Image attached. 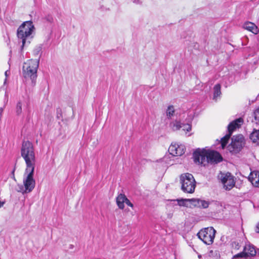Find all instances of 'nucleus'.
<instances>
[{"label":"nucleus","instance_id":"obj_9","mask_svg":"<svg viewBox=\"0 0 259 259\" xmlns=\"http://www.w3.org/2000/svg\"><path fill=\"white\" fill-rule=\"evenodd\" d=\"M23 27H19L17 31V36L19 39H21L22 45L21 46V50L23 49L26 44H29L30 39L32 38V33H30L28 31L27 32L22 30Z\"/></svg>","mask_w":259,"mask_h":259},{"label":"nucleus","instance_id":"obj_2","mask_svg":"<svg viewBox=\"0 0 259 259\" xmlns=\"http://www.w3.org/2000/svg\"><path fill=\"white\" fill-rule=\"evenodd\" d=\"M39 62V59H31L25 63L23 67V76L25 78H30L31 80L32 86L35 84Z\"/></svg>","mask_w":259,"mask_h":259},{"label":"nucleus","instance_id":"obj_7","mask_svg":"<svg viewBox=\"0 0 259 259\" xmlns=\"http://www.w3.org/2000/svg\"><path fill=\"white\" fill-rule=\"evenodd\" d=\"M194 161L196 163L200 164L205 166L208 164L207 151L205 149H197L193 153Z\"/></svg>","mask_w":259,"mask_h":259},{"label":"nucleus","instance_id":"obj_13","mask_svg":"<svg viewBox=\"0 0 259 259\" xmlns=\"http://www.w3.org/2000/svg\"><path fill=\"white\" fill-rule=\"evenodd\" d=\"M243 122V120L242 118H239L230 122L228 125V134H230L232 135L233 131L237 128H239Z\"/></svg>","mask_w":259,"mask_h":259},{"label":"nucleus","instance_id":"obj_38","mask_svg":"<svg viewBox=\"0 0 259 259\" xmlns=\"http://www.w3.org/2000/svg\"><path fill=\"white\" fill-rule=\"evenodd\" d=\"M52 20H53V18H49L48 20L50 21H51Z\"/></svg>","mask_w":259,"mask_h":259},{"label":"nucleus","instance_id":"obj_6","mask_svg":"<svg viewBox=\"0 0 259 259\" xmlns=\"http://www.w3.org/2000/svg\"><path fill=\"white\" fill-rule=\"evenodd\" d=\"M215 234V230L213 227H207L201 230L197 236L205 244L210 245L213 242Z\"/></svg>","mask_w":259,"mask_h":259},{"label":"nucleus","instance_id":"obj_36","mask_svg":"<svg viewBox=\"0 0 259 259\" xmlns=\"http://www.w3.org/2000/svg\"><path fill=\"white\" fill-rule=\"evenodd\" d=\"M132 2L134 3H136V4H139L140 3L139 0H132Z\"/></svg>","mask_w":259,"mask_h":259},{"label":"nucleus","instance_id":"obj_8","mask_svg":"<svg viewBox=\"0 0 259 259\" xmlns=\"http://www.w3.org/2000/svg\"><path fill=\"white\" fill-rule=\"evenodd\" d=\"M224 187L227 190L232 189L235 184L234 177L230 172L227 174L221 173L219 176Z\"/></svg>","mask_w":259,"mask_h":259},{"label":"nucleus","instance_id":"obj_27","mask_svg":"<svg viewBox=\"0 0 259 259\" xmlns=\"http://www.w3.org/2000/svg\"><path fill=\"white\" fill-rule=\"evenodd\" d=\"M183 130L189 132L191 130V125L190 124H182Z\"/></svg>","mask_w":259,"mask_h":259},{"label":"nucleus","instance_id":"obj_15","mask_svg":"<svg viewBox=\"0 0 259 259\" xmlns=\"http://www.w3.org/2000/svg\"><path fill=\"white\" fill-rule=\"evenodd\" d=\"M19 27H23L22 30L26 32L28 31L30 33H32L35 29L33 23L31 21L24 22Z\"/></svg>","mask_w":259,"mask_h":259},{"label":"nucleus","instance_id":"obj_18","mask_svg":"<svg viewBox=\"0 0 259 259\" xmlns=\"http://www.w3.org/2000/svg\"><path fill=\"white\" fill-rule=\"evenodd\" d=\"M126 199V197L124 194H119L116 198V203L118 207L120 209L124 208V203Z\"/></svg>","mask_w":259,"mask_h":259},{"label":"nucleus","instance_id":"obj_16","mask_svg":"<svg viewBox=\"0 0 259 259\" xmlns=\"http://www.w3.org/2000/svg\"><path fill=\"white\" fill-rule=\"evenodd\" d=\"M209 203L208 201L199 199H193L192 205L195 207L206 208L208 207Z\"/></svg>","mask_w":259,"mask_h":259},{"label":"nucleus","instance_id":"obj_30","mask_svg":"<svg viewBox=\"0 0 259 259\" xmlns=\"http://www.w3.org/2000/svg\"><path fill=\"white\" fill-rule=\"evenodd\" d=\"M57 117L59 119L62 117L61 109L60 108L57 109Z\"/></svg>","mask_w":259,"mask_h":259},{"label":"nucleus","instance_id":"obj_37","mask_svg":"<svg viewBox=\"0 0 259 259\" xmlns=\"http://www.w3.org/2000/svg\"><path fill=\"white\" fill-rule=\"evenodd\" d=\"M4 203H5V202H1V201L0 202V208L3 206Z\"/></svg>","mask_w":259,"mask_h":259},{"label":"nucleus","instance_id":"obj_19","mask_svg":"<svg viewBox=\"0 0 259 259\" xmlns=\"http://www.w3.org/2000/svg\"><path fill=\"white\" fill-rule=\"evenodd\" d=\"M250 139L253 143L259 141V130H254L250 135Z\"/></svg>","mask_w":259,"mask_h":259},{"label":"nucleus","instance_id":"obj_17","mask_svg":"<svg viewBox=\"0 0 259 259\" xmlns=\"http://www.w3.org/2000/svg\"><path fill=\"white\" fill-rule=\"evenodd\" d=\"M243 28L247 30H249L254 34H257L258 32V29L257 26L253 23L246 22L244 24Z\"/></svg>","mask_w":259,"mask_h":259},{"label":"nucleus","instance_id":"obj_5","mask_svg":"<svg viewBox=\"0 0 259 259\" xmlns=\"http://www.w3.org/2000/svg\"><path fill=\"white\" fill-rule=\"evenodd\" d=\"M244 138L242 135L234 136L232 138V142L228 146V150L232 154L239 153L244 146Z\"/></svg>","mask_w":259,"mask_h":259},{"label":"nucleus","instance_id":"obj_21","mask_svg":"<svg viewBox=\"0 0 259 259\" xmlns=\"http://www.w3.org/2000/svg\"><path fill=\"white\" fill-rule=\"evenodd\" d=\"M175 109L174 107L172 105H170L167 107V109L166 111V114L167 118L168 119L171 118L172 116L174 115L175 113Z\"/></svg>","mask_w":259,"mask_h":259},{"label":"nucleus","instance_id":"obj_31","mask_svg":"<svg viewBox=\"0 0 259 259\" xmlns=\"http://www.w3.org/2000/svg\"><path fill=\"white\" fill-rule=\"evenodd\" d=\"M125 203H126L128 206L133 207V204L131 202V201L126 198V199L125 201Z\"/></svg>","mask_w":259,"mask_h":259},{"label":"nucleus","instance_id":"obj_14","mask_svg":"<svg viewBox=\"0 0 259 259\" xmlns=\"http://www.w3.org/2000/svg\"><path fill=\"white\" fill-rule=\"evenodd\" d=\"M192 200H193V199H181L176 200H169V202L171 203L172 205H179V206L187 207V202H190L192 204Z\"/></svg>","mask_w":259,"mask_h":259},{"label":"nucleus","instance_id":"obj_23","mask_svg":"<svg viewBox=\"0 0 259 259\" xmlns=\"http://www.w3.org/2000/svg\"><path fill=\"white\" fill-rule=\"evenodd\" d=\"M251 182L255 187H259V171L255 172V177L252 178Z\"/></svg>","mask_w":259,"mask_h":259},{"label":"nucleus","instance_id":"obj_35","mask_svg":"<svg viewBox=\"0 0 259 259\" xmlns=\"http://www.w3.org/2000/svg\"><path fill=\"white\" fill-rule=\"evenodd\" d=\"M10 71L7 70L5 71V74L6 77H8L10 74Z\"/></svg>","mask_w":259,"mask_h":259},{"label":"nucleus","instance_id":"obj_29","mask_svg":"<svg viewBox=\"0 0 259 259\" xmlns=\"http://www.w3.org/2000/svg\"><path fill=\"white\" fill-rule=\"evenodd\" d=\"M18 187L19 188V189L17 190L18 192H21L22 193H25V187L24 186L22 185H18Z\"/></svg>","mask_w":259,"mask_h":259},{"label":"nucleus","instance_id":"obj_12","mask_svg":"<svg viewBox=\"0 0 259 259\" xmlns=\"http://www.w3.org/2000/svg\"><path fill=\"white\" fill-rule=\"evenodd\" d=\"M256 253V251L254 246L249 244L245 245L243 251L240 253V255L244 258H247L254 256Z\"/></svg>","mask_w":259,"mask_h":259},{"label":"nucleus","instance_id":"obj_3","mask_svg":"<svg viewBox=\"0 0 259 259\" xmlns=\"http://www.w3.org/2000/svg\"><path fill=\"white\" fill-rule=\"evenodd\" d=\"M181 189L185 193H193L196 187V181L193 176L189 173L183 174L180 176Z\"/></svg>","mask_w":259,"mask_h":259},{"label":"nucleus","instance_id":"obj_24","mask_svg":"<svg viewBox=\"0 0 259 259\" xmlns=\"http://www.w3.org/2000/svg\"><path fill=\"white\" fill-rule=\"evenodd\" d=\"M170 125L174 131H177L182 128V123L178 121H175L170 123Z\"/></svg>","mask_w":259,"mask_h":259},{"label":"nucleus","instance_id":"obj_22","mask_svg":"<svg viewBox=\"0 0 259 259\" xmlns=\"http://www.w3.org/2000/svg\"><path fill=\"white\" fill-rule=\"evenodd\" d=\"M231 135H230V134H227L226 136H225L221 139V146L223 149H224L225 147H226L229 139L231 137Z\"/></svg>","mask_w":259,"mask_h":259},{"label":"nucleus","instance_id":"obj_4","mask_svg":"<svg viewBox=\"0 0 259 259\" xmlns=\"http://www.w3.org/2000/svg\"><path fill=\"white\" fill-rule=\"evenodd\" d=\"M34 167L26 168L23 176V183L25 187V193L31 192L35 187V181L33 179Z\"/></svg>","mask_w":259,"mask_h":259},{"label":"nucleus","instance_id":"obj_40","mask_svg":"<svg viewBox=\"0 0 259 259\" xmlns=\"http://www.w3.org/2000/svg\"><path fill=\"white\" fill-rule=\"evenodd\" d=\"M6 81H7V79L6 78L5 80V81H4V84L6 83Z\"/></svg>","mask_w":259,"mask_h":259},{"label":"nucleus","instance_id":"obj_33","mask_svg":"<svg viewBox=\"0 0 259 259\" xmlns=\"http://www.w3.org/2000/svg\"><path fill=\"white\" fill-rule=\"evenodd\" d=\"M15 169L14 168V169L13 170V171H12V178L14 180V181H16V179H15V176H14V172H15Z\"/></svg>","mask_w":259,"mask_h":259},{"label":"nucleus","instance_id":"obj_32","mask_svg":"<svg viewBox=\"0 0 259 259\" xmlns=\"http://www.w3.org/2000/svg\"><path fill=\"white\" fill-rule=\"evenodd\" d=\"M242 257H243V256H241L240 255V253H239L237 255L234 256L232 259H242Z\"/></svg>","mask_w":259,"mask_h":259},{"label":"nucleus","instance_id":"obj_25","mask_svg":"<svg viewBox=\"0 0 259 259\" xmlns=\"http://www.w3.org/2000/svg\"><path fill=\"white\" fill-rule=\"evenodd\" d=\"M22 104L21 101H19L17 103L16 109H15V111H16V113L17 115H20L22 113Z\"/></svg>","mask_w":259,"mask_h":259},{"label":"nucleus","instance_id":"obj_1","mask_svg":"<svg viewBox=\"0 0 259 259\" xmlns=\"http://www.w3.org/2000/svg\"><path fill=\"white\" fill-rule=\"evenodd\" d=\"M21 155L24 159L26 167H35V156L33 146L29 141H24L21 148Z\"/></svg>","mask_w":259,"mask_h":259},{"label":"nucleus","instance_id":"obj_26","mask_svg":"<svg viewBox=\"0 0 259 259\" xmlns=\"http://www.w3.org/2000/svg\"><path fill=\"white\" fill-rule=\"evenodd\" d=\"M253 115L256 123H259V107L254 111Z\"/></svg>","mask_w":259,"mask_h":259},{"label":"nucleus","instance_id":"obj_34","mask_svg":"<svg viewBox=\"0 0 259 259\" xmlns=\"http://www.w3.org/2000/svg\"><path fill=\"white\" fill-rule=\"evenodd\" d=\"M255 232L259 233V223L257 224L255 227Z\"/></svg>","mask_w":259,"mask_h":259},{"label":"nucleus","instance_id":"obj_20","mask_svg":"<svg viewBox=\"0 0 259 259\" xmlns=\"http://www.w3.org/2000/svg\"><path fill=\"white\" fill-rule=\"evenodd\" d=\"M213 99L216 100L217 98L221 94V85L220 84H215L213 88Z\"/></svg>","mask_w":259,"mask_h":259},{"label":"nucleus","instance_id":"obj_10","mask_svg":"<svg viewBox=\"0 0 259 259\" xmlns=\"http://www.w3.org/2000/svg\"><path fill=\"white\" fill-rule=\"evenodd\" d=\"M208 163H218L223 160L221 154L217 151L214 150H207Z\"/></svg>","mask_w":259,"mask_h":259},{"label":"nucleus","instance_id":"obj_39","mask_svg":"<svg viewBox=\"0 0 259 259\" xmlns=\"http://www.w3.org/2000/svg\"><path fill=\"white\" fill-rule=\"evenodd\" d=\"M3 110V109L2 108H0V112H2Z\"/></svg>","mask_w":259,"mask_h":259},{"label":"nucleus","instance_id":"obj_28","mask_svg":"<svg viewBox=\"0 0 259 259\" xmlns=\"http://www.w3.org/2000/svg\"><path fill=\"white\" fill-rule=\"evenodd\" d=\"M42 50V46L39 45L37 46L36 48L34 50V53L35 55H38L39 53Z\"/></svg>","mask_w":259,"mask_h":259},{"label":"nucleus","instance_id":"obj_11","mask_svg":"<svg viewBox=\"0 0 259 259\" xmlns=\"http://www.w3.org/2000/svg\"><path fill=\"white\" fill-rule=\"evenodd\" d=\"M168 151L173 156H181L184 154L185 148V146L183 145L171 144L168 148Z\"/></svg>","mask_w":259,"mask_h":259}]
</instances>
